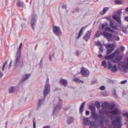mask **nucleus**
Here are the masks:
<instances>
[{"label":"nucleus","instance_id":"obj_1","mask_svg":"<svg viewBox=\"0 0 128 128\" xmlns=\"http://www.w3.org/2000/svg\"><path fill=\"white\" fill-rule=\"evenodd\" d=\"M110 114L112 115H118L116 116L114 119L112 121L110 128H121L122 124L120 121L122 120V117L120 115L121 112L120 110L118 108H116L114 110L110 111L109 112V114Z\"/></svg>","mask_w":128,"mask_h":128},{"label":"nucleus","instance_id":"obj_2","mask_svg":"<svg viewBox=\"0 0 128 128\" xmlns=\"http://www.w3.org/2000/svg\"><path fill=\"white\" fill-rule=\"evenodd\" d=\"M102 109L100 110V112L103 114H106L112 120L113 119L112 115H109V112L110 110H112L115 106L114 104H111L108 102H105L103 103L102 104Z\"/></svg>","mask_w":128,"mask_h":128},{"label":"nucleus","instance_id":"obj_3","mask_svg":"<svg viewBox=\"0 0 128 128\" xmlns=\"http://www.w3.org/2000/svg\"><path fill=\"white\" fill-rule=\"evenodd\" d=\"M91 116L95 120H98L99 118H100V126L102 128H103L104 127V122L107 123L109 121V120L107 118H105L103 116H102L100 114L98 116L96 113L95 112H91Z\"/></svg>","mask_w":128,"mask_h":128},{"label":"nucleus","instance_id":"obj_4","mask_svg":"<svg viewBox=\"0 0 128 128\" xmlns=\"http://www.w3.org/2000/svg\"><path fill=\"white\" fill-rule=\"evenodd\" d=\"M118 66L120 68H124V71L127 72L128 71V57L126 59L125 62H122L119 63Z\"/></svg>","mask_w":128,"mask_h":128},{"label":"nucleus","instance_id":"obj_5","mask_svg":"<svg viewBox=\"0 0 128 128\" xmlns=\"http://www.w3.org/2000/svg\"><path fill=\"white\" fill-rule=\"evenodd\" d=\"M62 101L60 99H59L58 103L56 106H54L53 112L54 117H56L60 110L61 106L62 103Z\"/></svg>","mask_w":128,"mask_h":128},{"label":"nucleus","instance_id":"obj_6","mask_svg":"<svg viewBox=\"0 0 128 128\" xmlns=\"http://www.w3.org/2000/svg\"><path fill=\"white\" fill-rule=\"evenodd\" d=\"M49 81V79L48 78L43 91V94L44 97L46 96L49 93L50 91V86L48 83Z\"/></svg>","mask_w":128,"mask_h":128},{"label":"nucleus","instance_id":"obj_7","mask_svg":"<svg viewBox=\"0 0 128 128\" xmlns=\"http://www.w3.org/2000/svg\"><path fill=\"white\" fill-rule=\"evenodd\" d=\"M21 48H18L16 55L14 63L15 65L17 66L19 64V60L21 56Z\"/></svg>","mask_w":128,"mask_h":128},{"label":"nucleus","instance_id":"obj_8","mask_svg":"<svg viewBox=\"0 0 128 128\" xmlns=\"http://www.w3.org/2000/svg\"><path fill=\"white\" fill-rule=\"evenodd\" d=\"M107 64L108 65V68L110 69L112 72H114L117 71V68L116 65H114L113 66L110 61H108L107 62Z\"/></svg>","mask_w":128,"mask_h":128},{"label":"nucleus","instance_id":"obj_9","mask_svg":"<svg viewBox=\"0 0 128 128\" xmlns=\"http://www.w3.org/2000/svg\"><path fill=\"white\" fill-rule=\"evenodd\" d=\"M89 118L84 117L83 122L86 125H89L90 126H94V122H91L89 120Z\"/></svg>","mask_w":128,"mask_h":128},{"label":"nucleus","instance_id":"obj_10","mask_svg":"<svg viewBox=\"0 0 128 128\" xmlns=\"http://www.w3.org/2000/svg\"><path fill=\"white\" fill-rule=\"evenodd\" d=\"M53 30L54 34L57 36H60L62 34L60 28L58 26H54Z\"/></svg>","mask_w":128,"mask_h":128},{"label":"nucleus","instance_id":"obj_11","mask_svg":"<svg viewBox=\"0 0 128 128\" xmlns=\"http://www.w3.org/2000/svg\"><path fill=\"white\" fill-rule=\"evenodd\" d=\"M119 52L118 50H117L114 53L109 56H105V58L106 59H110L112 58L114 56H117L119 54Z\"/></svg>","mask_w":128,"mask_h":128},{"label":"nucleus","instance_id":"obj_12","mask_svg":"<svg viewBox=\"0 0 128 128\" xmlns=\"http://www.w3.org/2000/svg\"><path fill=\"white\" fill-rule=\"evenodd\" d=\"M80 73L82 74L85 77H88L89 74V72L88 70L84 68H82Z\"/></svg>","mask_w":128,"mask_h":128},{"label":"nucleus","instance_id":"obj_13","mask_svg":"<svg viewBox=\"0 0 128 128\" xmlns=\"http://www.w3.org/2000/svg\"><path fill=\"white\" fill-rule=\"evenodd\" d=\"M91 33V31H87L86 33V34L84 36L83 39L86 42L88 41L90 38V36Z\"/></svg>","mask_w":128,"mask_h":128},{"label":"nucleus","instance_id":"obj_14","mask_svg":"<svg viewBox=\"0 0 128 128\" xmlns=\"http://www.w3.org/2000/svg\"><path fill=\"white\" fill-rule=\"evenodd\" d=\"M36 18L32 17V18L30 21V25L32 28L33 30H34L35 26L36 25Z\"/></svg>","mask_w":128,"mask_h":128},{"label":"nucleus","instance_id":"obj_15","mask_svg":"<svg viewBox=\"0 0 128 128\" xmlns=\"http://www.w3.org/2000/svg\"><path fill=\"white\" fill-rule=\"evenodd\" d=\"M110 25L112 28L114 30H118V27L116 25L114 24V21H112L111 20H110Z\"/></svg>","mask_w":128,"mask_h":128},{"label":"nucleus","instance_id":"obj_16","mask_svg":"<svg viewBox=\"0 0 128 128\" xmlns=\"http://www.w3.org/2000/svg\"><path fill=\"white\" fill-rule=\"evenodd\" d=\"M16 5L18 7L25 8V6L24 4V2L20 0H18L16 3Z\"/></svg>","mask_w":128,"mask_h":128},{"label":"nucleus","instance_id":"obj_17","mask_svg":"<svg viewBox=\"0 0 128 128\" xmlns=\"http://www.w3.org/2000/svg\"><path fill=\"white\" fill-rule=\"evenodd\" d=\"M103 35L104 36L106 37L108 40L112 37V34L106 32H103Z\"/></svg>","mask_w":128,"mask_h":128},{"label":"nucleus","instance_id":"obj_18","mask_svg":"<svg viewBox=\"0 0 128 128\" xmlns=\"http://www.w3.org/2000/svg\"><path fill=\"white\" fill-rule=\"evenodd\" d=\"M30 74H26L22 76V79L20 80L21 82H23L27 80L30 76Z\"/></svg>","mask_w":128,"mask_h":128},{"label":"nucleus","instance_id":"obj_19","mask_svg":"<svg viewBox=\"0 0 128 128\" xmlns=\"http://www.w3.org/2000/svg\"><path fill=\"white\" fill-rule=\"evenodd\" d=\"M122 57L120 55L118 56L116 58L112 60V62L114 63L118 62L122 59Z\"/></svg>","mask_w":128,"mask_h":128},{"label":"nucleus","instance_id":"obj_20","mask_svg":"<svg viewBox=\"0 0 128 128\" xmlns=\"http://www.w3.org/2000/svg\"><path fill=\"white\" fill-rule=\"evenodd\" d=\"M16 87L15 86H12L10 87L8 90L10 94H12L16 92Z\"/></svg>","mask_w":128,"mask_h":128},{"label":"nucleus","instance_id":"obj_21","mask_svg":"<svg viewBox=\"0 0 128 128\" xmlns=\"http://www.w3.org/2000/svg\"><path fill=\"white\" fill-rule=\"evenodd\" d=\"M60 82L61 84L64 86H67L68 81L67 80L64 79H61L60 80Z\"/></svg>","mask_w":128,"mask_h":128},{"label":"nucleus","instance_id":"obj_22","mask_svg":"<svg viewBox=\"0 0 128 128\" xmlns=\"http://www.w3.org/2000/svg\"><path fill=\"white\" fill-rule=\"evenodd\" d=\"M106 48H113L115 46V44H104Z\"/></svg>","mask_w":128,"mask_h":128},{"label":"nucleus","instance_id":"obj_23","mask_svg":"<svg viewBox=\"0 0 128 128\" xmlns=\"http://www.w3.org/2000/svg\"><path fill=\"white\" fill-rule=\"evenodd\" d=\"M112 18H113L117 22L120 23L121 22V21L120 19V16L118 17L116 15H114L113 16Z\"/></svg>","mask_w":128,"mask_h":128},{"label":"nucleus","instance_id":"obj_24","mask_svg":"<svg viewBox=\"0 0 128 128\" xmlns=\"http://www.w3.org/2000/svg\"><path fill=\"white\" fill-rule=\"evenodd\" d=\"M109 8L108 7H104L103 10L101 11L100 14L101 15H103L108 10Z\"/></svg>","mask_w":128,"mask_h":128},{"label":"nucleus","instance_id":"obj_25","mask_svg":"<svg viewBox=\"0 0 128 128\" xmlns=\"http://www.w3.org/2000/svg\"><path fill=\"white\" fill-rule=\"evenodd\" d=\"M84 27H83L80 30L79 32L78 33V36L77 37V39H78L80 36H81L83 34V31L84 29Z\"/></svg>","mask_w":128,"mask_h":128},{"label":"nucleus","instance_id":"obj_26","mask_svg":"<svg viewBox=\"0 0 128 128\" xmlns=\"http://www.w3.org/2000/svg\"><path fill=\"white\" fill-rule=\"evenodd\" d=\"M73 122V118L71 117H68L67 118V123L68 124H70Z\"/></svg>","mask_w":128,"mask_h":128},{"label":"nucleus","instance_id":"obj_27","mask_svg":"<svg viewBox=\"0 0 128 128\" xmlns=\"http://www.w3.org/2000/svg\"><path fill=\"white\" fill-rule=\"evenodd\" d=\"M85 105V102H83L80 106V114H81L82 112V110L84 109V107Z\"/></svg>","mask_w":128,"mask_h":128},{"label":"nucleus","instance_id":"obj_28","mask_svg":"<svg viewBox=\"0 0 128 128\" xmlns=\"http://www.w3.org/2000/svg\"><path fill=\"white\" fill-rule=\"evenodd\" d=\"M114 2L116 4H123L122 1L120 0H116Z\"/></svg>","mask_w":128,"mask_h":128},{"label":"nucleus","instance_id":"obj_29","mask_svg":"<svg viewBox=\"0 0 128 128\" xmlns=\"http://www.w3.org/2000/svg\"><path fill=\"white\" fill-rule=\"evenodd\" d=\"M104 30L105 31H108L111 32H114V30H112L110 28L108 27H106L105 28Z\"/></svg>","mask_w":128,"mask_h":128},{"label":"nucleus","instance_id":"obj_30","mask_svg":"<svg viewBox=\"0 0 128 128\" xmlns=\"http://www.w3.org/2000/svg\"><path fill=\"white\" fill-rule=\"evenodd\" d=\"M124 116H126L125 120L128 124V112H126L124 114Z\"/></svg>","mask_w":128,"mask_h":128},{"label":"nucleus","instance_id":"obj_31","mask_svg":"<svg viewBox=\"0 0 128 128\" xmlns=\"http://www.w3.org/2000/svg\"><path fill=\"white\" fill-rule=\"evenodd\" d=\"M44 101V100L43 99H40L38 104V106H39Z\"/></svg>","mask_w":128,"mask_h":128},{"label":"nucleus","instance_id":"obj_32","mask_svg":"<svg viewBox=\"0 0 128 128\" xmlns=\"http://www.w3.org/2000/svg\"><path fill=\"white\" fill-rule=\"evenodd\" d=\"M102 66H104V68L106 67V62L105 60H103L102 62Z\"/></svg>","mask_w":128,"mask_h":128},{"label":"nucleus","instance_id":"obj_33","mask_svg":"<svg viewBox=\"0 0 128 128\" xmlns=\"http://www.w3.org/2000/svg\"><path fill=\"white\" fill-rule=\"evenodd\" d=\"M89 108L91 110L92 112H95V108L94 106H90Z\"/></svg>","mask_w":128,"mask_h":128},{"label":"nucleus","instance_id":"obj_34","mask_svg":"<svg viewBox=\"0 0 128 128\" xmlns=\"http://www.w3.org/2000/svg\"><path fill=\"white\" fill-rule=\"evenodd\" d=\"M95 105L96 107L98 108H99L100 106V104L98 102H96L95 103Z\"/></svg>","mask_w":128,"mask_h":128},{"label":"nucleus","instance_id":"obj_35","mask_svg":"<svg viewBox=\"0 0 128 128\" xmlns=\"http://www.w3.org/2000/svg\"><path fill=\"white\" fill-rule=\"evenodd\" d=\"M74 80L77 82H82V83L83 82V81H82L78 78H74Z\"/></svg>","mask_w":128,"mask_h":128},{"label":"nucleus","instance_id":"obj_36","mask_svg":"<svg viewBox=\"0 0 128 128\" xmlns=\"http://www.w3.org/2000/svg\"><path fill=\"white\" fill-rule=\"evenodd\" d=\"M96 44L97 46H100L101 47L100 48H102L103 45L101 44L100 42L99 41H98L96 43Z\"/></svg>","mask_w":128,"mask_h":128},{"label":"nucleus","instance_id":"obj_37","mask_svg":"<svg viewBox=\"0 0 128 128\" xmlns=\"http://www.w3.org/2000/svg\"><path fill=\"white\" fill-rule=\"evenodd\" d=\"M114 48H108L107 50V54L110 53L114 50Z\"/></svg>","mask_w":128,"mask_h":128},{"label":"nucleus","instance_id":"obj_38","mask_svg":"<svg viewBox=\"0 0 128 128\" xmlns=\"http://www.w3.org/2000/svg\"><path fill=\"white\" fill-rule=\"evenodd\" d=\"M100 36V35L99 32H98L94 35V37L96 38L97 37H98L99 36Z\"/></svg>","mask_w":128,"mask_h":128},{"label":"nucleus","instance_id":"obj_39","mask_svg":"<svg viewBox=\"0 0 128 128\" xmlns=\"http://www.w3.org/2000/svg\"><path fill=\"white\" fill-rule=\"evenodd\" d=\"M43 58H42L40 60V66L41 67H42V65H43Z\"/></svg>","mask_w":128,"mask_h":128},{"label":"nucleus","instance_id":"obj_40","mask_svg":"<svg viewBox=\"0 0 128 128\" xmlns=\"http://www.w3.org/2000/svg\"><path fill=\"white\" fill-rule=\"evenodd\" d=\"M7 61L5 62L4 63L3 67L2 68V70L4 71V68L5 66H6L7 65Z\"/></svg>","mask_w":128,"mask_h":128},{"label":"nucleus","instance_id":"obj_41","mask_svg":"<svg viewBox=\"0 0 128 128\" xmlns=\"http://www.w3.org/2000/svg\"><path fill=\"white\" fill-rule=\"evenodd\" d=\"M105 87L104 86H100V89L101 90H104L105 89Z\"/></svg>","mask_w":128,"mask_h":128},{"label":"nucleus","instance_id":"obj_42","mask_svg":"<svg viewBox=\"0 0 128 128\" xmlns=\"http://www.w3.org/2000/svg\"><path fill=\"white\" fill-rule=\"evenodd\" d=\"M127 82V80H126L124 81H122L120 82V83L121 84H124L126 83Z\"/></svg>","mask_w":128,"mask_h":128},{"label":"nucleus","instance_id":"obj_43","mask_svg":"<svg viewBox=\"0 0 128 128\" xmlns=\"http://www.w3.org/2000/svg\"><path fill=\"white\" fill-rule=\"evenodd\" d=\"M79 52L78 50H76V54L77 56H78L79 55Z\"/></svg>","mask_w":128,"mask_h":128},{"label":"nucleus","instance_id":"obj_44","mask_svg":"<svg viewBox=\"0 0 128 128\" xmlns=\"http://www.w3.org/2000/svg\"><path fill=\"white\" fill-rule=\"evenodd\" d=\"M33 128H36V124L34 120L33 122Z\"/></svg>","mask_w":128,"mask_h":128},{"label":"nucleus","instance_id":"obj_45","mask_svg":"<svg viewBox=\"0 0 128 128\" xmlns=\"http://www.w3.org/2000/svg\"><path fill=\"white\" fill-rule=\"evenodd\" d=\"M66 4H64L62 5V8H66Z\"/></svg>","mask_w":128,"mask_h":128},{"label":"nucleus","instance_id":"obj_46","mask_svg":"<svg viewBox=\"0 0 128 128\" xmlns=\"http://www.w3.org/2000/svg\"><path fill=\"white\" fill-rule=\"evenodd\" d=\"M90 114V112L88 110H86V115H88Z\"/></svg>","mask_w":128,"mask_h":128},{"label":"nucleus","instance_id":"obj_47","mask_svg":"<svg viewBox=\"0 0 128 128\" xmlns=\"http://www.w3.org/2000/svg\"><path fill=\"white\" fill-rule=\"evenodd\" d=\"M122 10H120L118 11V14H120L122 13Z\"/></svg>","mask_w":128,"mask_h":128},{"label":"nucleus","instance_id":"obj_48","mask_svg":"<svg viewBox=\"0 0 128 128\" xmlns=\"http://www.w3.org/2000/svg\"><path fill=\"white\" fill-rule=\"evenodd\" d=\"M3 75V73L1 72H0V78H1L2 76Z\"/></svg>","mask_w":128,"mask_h":128},{"label":"nucleus","instance_id":"obj_49","mask_svg":"<svg viewBox=\"0 0 128 128\" xmlns=\"http://www.w3.org/2000/svg\"><path fill=\"white\" fill-rule=\"evenodd\" d=\"M100 52H99L102 53L103 51V48H100Z\"/></svg>","mask_w":128,"mask_h":128},{"label":"nucleus","instance_id":"obj_50","mask_svg":"<svg viewBox=\"0 0 128 128\" xmlns=\"http://www.w3.org/2000/svg\"><path fill=\"white\" fill-rule=\"evenodd\" d=\"M98 57L99 58H101L102 57V55L100 54L98 55Z\"/></svg>","mask_w":128,"mask_h":128},{"label":"nucleus","instance_id":"obj_51","mask_svg":"<svg viewBox=\"0 0 128 128\" xmlns=\"http://www.w3.org/2000/svg\"><path fill=\"white\" fill-rule=\"evenodd\" d=\"M43 128H50V126H44Z\"/></svg>","mask_w":128,"mask_h":128},{"label":"nucleus","instance_id":"obj_52","mask_svg":"<svg viewBox=\"0 0 128 128\" xmlns=\"http://www.w3.org/2000/svg\"><path fill=\"white\" fill-rule=\"evenodd\" d=\"M125 20L128 22V16L125 17Z\"/></svg>","mask_w":128,"mask_h":128},{"label":"nucleus","instance_id":"obj_53","mask_svg":"<svg viewBox=\"0 0 128 128\" xmlns=\"http://www.w3.org/2000/svg\"><path fill=\"white\" fill-rule=\"evenodd\" d=\"M105 26V25L104 24H102V28H104Z\"/></svg>","mask_w":128,"mask_h":128},{"label":"nucleus","instance_id":"obj_54","mask_svg":"<svg viewBox=\"0 0 128 128\" xmlns=\"http://www.w3.org/2000/svg\"><path fill=\"white\" fill-rule=\"evenodd\" d=\"M22 42H21L19 46V47L18 48H21L22 47Z\"/></svg>","mask_w":128,"mask_h":128},{"label":"nucleus","instance_id":"obj_55","mask_svg":"<svg viewBox=\"0 0 128 128\" xmlns=\"http://www.w3.org/2000/svg\"><path fill=\"white\" fill-rule=\"evenodd\" d=\"M12 61L11 60L10 61L9 65V67H10L11 66V64H12Z\"/></svg>","mask_w":128,"mask_h":128},{"label":"nucleus","instance_id":"obj_56","mask_svg":"<svg viewBox=\"0 0 128 128\" xmlns=\"http://www.w3.org/2000/svg\"><path fill=\"white\" fill-rule=\"evenodd\" d=\"M49 59L50 61H52V57L50 56H49Z\"/></svg>","mask_w":128,"mask_h":128},{"label":"nucleus","instance_id":"obj_57","mask_svg":"<svg viewBox=\"0 0 128 128\" xmlns=\"http://www.w3.org/2000/svg\"><path fill=\"white\" fill-rule=\"evenodd\" d=\"M120 38L118 36L117 37V39H116V40L118 41H119L120 40Z\"/></svg>","mask_w":128,"mask_h":128},{"label":"nucleus","instance_id":"obj_58","mask_svg":"<svg viewBox=\"0 0 128 128\" xmlns=\"http://www.w3.org/2000/svg\"><path fill=\"white\" fill-rule=\"evenodd\" d=\"M126 12H128V7L126 8L125 10Z\"/></svg>","mask_w":128,"mask_h":128},{"label":"nucleus","instance_id":"obj_59","mask_svg":"<svg viewBox=\"0 0 128 128\" xmlns=\"http://www.w3.org/2000/svg\"><path fill=\"white\" fill-rule=\"evenodd\" d=\"M120 48H124V47L123 46H120Z\"/></svg>","mask_w":128,"mask_h":128},{"label":"nucleus","instance_id":"obj_60","mask_svg":"<svg viewBox=\"0 0 128 128\" xmlns=\"http://www.w3.org/2000/svg\"><path fill=\"white\" fill-rule=\"evenodd\" d=\"M114 94H115V95H116V91H115V93H114Z\"/></svg>","mask_w":128,"mask_h":128},{"label":"nucleus","instance_id":"obj_61","mask_svg":"<svg viewBox=\"0 0 128 128\" xmlns=\"http://www.w3.org/2000/svg\"><path fill=\"white\" fill-rule=\"evenodd\" d=\"M31 2H32V0H31L30 1V4H31Z\"/></svg>","mask_w":128,"mask_h":128},{"label":"nucleus","instance_id":"obj_62","mask_svg":"<svg viewBox=\"0 0 128 128\" xmlns=\"http://www.w3.org/2000/svg\"><path fill=\"white\" fill-rule=\"evenodd\" d=\"M96 82V80L94 81V82Z\"/></svg>","mask_w":128,"mask_h":128},{"label":"nucleus","instance_id":"obj_63","mask_svg":"<svg viewBox=\"0 0 128 128\" xmlns=\"http://www.w3.org/2000/svg\"><path fill=\"white\" fill-rule=\"evenodd\" d=\"M127 128H128V127Z\"/></svg>","mask_w":128,"mask_h":128},{"label":"nucleus","instance_id":"obj_64","mask_svg":"<svg viewBox=\"0 0 128 128\" xmlns=\"http://www.w3.org/2000/svg\"><path fill=\"white\" fill-rule=\"evenodd\" d=\"M90 128H91V127H90Z\"/></svg>","mask_w":128,"mask_h":128}]
</instances>
